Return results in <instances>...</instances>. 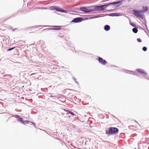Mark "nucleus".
Returning a JSON list of instances; mask_svg holds the SVG:
<instances>
[{"label": "nucleus", "instance_id": "obj_1", "mask_svg": "<svg viewBox=\"0 0 149 149\" xmlns=\"http://www.w3.org/2000/svg\"><path fill=\"white\" fill-rule=\"evenodd\" d=\"M118 130L116 127H110L106 131V133L108 135H111L116 134L118 132Z\"/></svg>", "mask_w": 149, "mask_h": 149}, {"label": "nucleus", "instance_id": "obj_2", "mask_svg": "<svg viewBox=\"0 0 149 149\" xmlns=\"http://www.w3.org/2000/svg\"><path fill=\"white\" fill-rule=\"evenodd\" d=\"M122 3V2L121 1H118L117 2H113L107 5H102L99 6V8H100V10H104L107 6H109L110 5H116L117 4V5L116 6H119L121 5Z\"/></svg>", "mask_w": 149, "mask_h": 149}, {"label": "nucleus", "instance_id": "obj_3", "mask_svg": "<svg viewBox=\"0 0 149 149\" xmlns=\"http://www.w3.org/2000/svg\"><path fill=\"white\" fill-rule=\"evenodd\" d=\"M133 11L134 12V14L136 17L143 18V16L142 15L143 13L141 10H138L134 9L133 10Z\"/></svg>", "mask_w": 149, "mask_h": 149}, {"label": "nucleus", "instance_id": "obj_4", "mask_svg": "<svg viewBox=\"0 0 149 149\" xmlns=\"http://www.w3.org/2000/svg\"><path fill=\"white\" fill-rule=\"evenodd\" d=\"M52 8L53 10H56L57 11L63 13H67V12L65 10H63L62 9L60 8L58 6H53L51 7Z\"/></svg>", "mask_w": 149, "mask_h": 149}, {"label": "nucleus", "instance_id": "obj_5", "mask_svg": "<svg viewBox=\"0 0 149 149\" xmlns=\"http://www.w3.org/2000/svg\"><path fill=\"white\" fill-rule=\"evenodd\" d=\"M97 60L98 61L99 63L102 65H105L107 63V61L100 57H98L97 58Z\"/></svg>", "mask_w": 149, "mask_h": 149}, {"label": "nucleus", "instance_id": "obj_6", "mask_svg": "<svg viewBox=\"0 0 149 149\" xmlns=\"http://www.w3.org/2000/svg\"><path fill=\"white\" fill-rule=\"evenodd\" d=\"M80 10H81L86 13L90 12L92 11L91 9H88L85 7H81L80 8Z\"/></svg>", "mask_w": 149, "mask_h": 149}, {"label": "nucleus", "instance_id": "obj_7", "mask_svg": "<svg viewBox=\"0 0 149 149\" xmlns=\"http://www.w3.org/2000/svg\"><path fill=\"white\" fill-rule=\"evenodd\" d=\"M82 20V18L81 17H77L74 18L71 22L78 23L81 22Z\"/></svg>", "mask_w": 149, "mask_h": 149}, {"label": "nucleus", "instance_id": "obj_8", "mask_svg": "<svg viewBox=\"0 0 149 149\" xmlns=\"http://www.w3.org/2000/svg\"><path fill=\"white\" fill-rule=\"evenodd\" d=\"M142 10H141L143 13L145 12L148 10V8L146 6H143L142 7Z\"/></svg>", "mask_w": 149, "mask_h": 149}, {"label": "nucleus", "instance_id": "obj_9", "mask_svg": "<svg viewBox=\"0 0 149 149\" xmlns=\"http://www.w3.org/2000/svg\"><path fill=\"white\" fill-rule=\"evenodd\" d=\"M136 70L139 73H143L144 74H146V72L140 69H137Z\"/></svg>", "mask_w": 149, "mask_h": 149}, {"label": "nucleus", "instance_id": "obj_10", "mask_svg": "<svg viewBox=\"0 0 149 149\" xmlns=\"http://www.w3.org/2000/svg\"><path fill=\"white\" fill-rule=\"evenodd\" d=\"M110 15L111 16H118L120 15V14L119 13H111Z\"/></svg>", "mask_w": 149, "mask_h": 149}, {"label": "nucleus", "instance_id": "obj_11", "mask_svg": "<svg viewBox=\"0 0 149 149\" xmlns=\"http://www.w3.org/2000/svg\"><path fill=\"white\" fill-rule=\"evenodd\" d=\"M110 27L108 25H106L104 27V29L105 31H108L110 29Z\"/></svg>", "mask_w": 149, "mask_h": 149}, {"label": "nucleus", "instance_id": "obj_12", "mask_svg": "<svg viewBox=\"0 0 149 149\" xmlns=\"http://www.w3.org/2000/svg\"><path fill=\"white\" fill-rule=\"evenodd\" d=\"M55 27H56V28L53 29V30H58L60 29H61V28H60V26H55Z\"/></svg>", "mask_w": 149, "mask_h": 149}, {"label": "nucleus", "instance_id": "obj_13", "mask_svg": "<svg viewBox=\"0 0 149 149\" xmlns=\"http://www.w3.org/2000/svg\"><path fill=\"white\" fill-rule=\"evenodd\" d=\"M133 31L135 33H136L138 32V29L136 28H134L132 29Z\"/></svg>", "mask_w": 149, "mask_h": 149}, {"label": "nucleus", "instance_id": "obj_14", "mask_svg": "<svg viewBox=\"0 0 149 149\" xmlns=\"http://www.w3.org/2000/svg\"><path fill=\"white\" fill-rule=\"evenodd\" d=\"M19 120L20 122L22 124H25L24 122V121H23L22 120V118H20L19 119Z\"/></svg>", "mask_w": 149, "mask_h": 149}, {"label": "nucleus", "instance_id": "obj_15", "mask_svg": "<svg viewBox=\"0 0 149 149\" xmlns=\"http://www.w3.org/2000/svg\"><path fill=\"white\" fill-rule=\"evenodd\" d=\"M99 6H95V9L97 10H100V9L99 7Z\"/></svg>", "mask_w": 149, "mask_h": 149}, {"label": "nucleus", "instance_id": "obj_16", "mask_svg": "<svg viewBox=\"0 0 149 149\" xmlns=\"http://www.w3.org/2000/svg\"><path fill=\"white\" fill-rule=\"evenodd\" d=\"M142 49L143 51H146L147 48L146 47H144Z\"/></svg>", "mask_w": 149, "mask_h": 149}, {"label": "nucleus", "instance_id": "obj_17", "mask_svg": "<svg viewBox=\"0 0 149 149\" xmlns=\"http://www.w3.org/2000/svg\"><path fill=\"white\" fill-rule=\"evenodd\" d=\"M15 47H12L11 48L9 49H8L7 51H11V50L13 49H14Z\"/></svg>", "mask_w": 149, "mask_h": 149}, {"label": "nucleus", "instance_id": "obj_18", "mask_svg": "<svg viewBox=\"0 0 149 149\" xmlns=\"http://www.w3.org/2000/svg\"><path fill=\"white\" fill-rule=\"evenodd\" d=\"M69 113L73 116H76L75 114L71 111H69Z\"/></svg>", "mask_w": 149, "mask_h": 149}, {"label": "nucleus", "instance_id": "obj_19", "mask_svg": "<svg viewBox=\"0 0 149 149\" xmlns=\"http://www.w3.org/2000/svg\"><path fill=\"white\" fill-rule=\"evenodd\" d=\"M130 24L132 26L134 27H135L136 26L135 24L133 23H130Z\"/></svg>", "mask_w": 149, "mask_h": 149}, {"label": "nucleus", "instance_id": "obj_20", "mask_svg": "<svg viewBox=\"0 0 149 149\" xmlns=\"http://www.w3.org/2000/svg\"><path fill=\"white\" fill-rule=\"evenodd\" d=\"M137 41L139 42H141V40L140 38H137Z\"/></svg>", "mask_w": 149, "mask_h": 149}, {"label": "nucleus", "instance_id": "obj_21", "mask_svg": "<svg viewBox=\"0 0 149 149\" xmlns=\"http://www.w3.org/2000/svg\"><path fill=\"white\" fill-rule=\"evenodd\" d=\"M24 122L25 124H28L29 123V121H27V120L24 121Z\"/></svg>", "mask_w": 149, "mask_h": 149}, {"label": "nucleus", "instance_id": "obj_22", "mask_svg": "<svg viewBox=\"0 0 149 149\" xmlns=\"http://www.w3.org/2000/svg\"><path fill=\"white\" fill-rule=\"evenodd\" d=\"M64 111H69L68 110L65 109H63Z\"/></svg>", "mask_w": 149, "mask_h": 149}]
</instances>
